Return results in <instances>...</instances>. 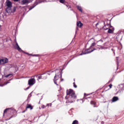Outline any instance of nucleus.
<instances>
[{"mask_svg": "<svg viewBox=\"0 0 124 124\" xmlns=\"http://www.w3.org/2000/svg\"><path fill=\"white\" fill-rule=\"evenodd\" d=\"M60 75L61 78H62V72H60L59 73H58V74H56L55 77H54V83L57 85V86H59V84H58V80H59V79H60Z\"/></svg>", "mask_w": 124, "mask_h": 124, "instance_id": "3", "label": "nucleus"}, {"mask_svg": "<svg viewBox=\"0 0 124 124\" xmlns=\"http://www.w3.org/2000/svg\"><path fill=\"white\" fill-rule=\"evenodd\" d=\"M34 77H35V76L32 77L31 78L28 80V85L32 86L35 84V78H34Z\"/></svg>", "mask_w": 124, "mask_h": 124, "instance_id": "4", "label": "nucleus"}, {"mask_svg": "<svg viewBox=\"0 0 124 124\" xmlns=\"http://www.w3.org/2000/svg\"><path fill=\"white\" fill-rule=\"evenodd\" d=\"M117 38H118V36H117Z\"/></svg>", "mask_w": 124, "mask_h": 124, "instance_id": "39", "label": "nucleus"}, {"mask_svg": "<svg viewBox=\"0 0 124 124\" xmlns=\"http://www.w3.org/2000/svg\"><path fill=\"white\" fill-rule=\"evenodd\" d=\"M27 109H30V110H32L33 109V107L31 104H28L26 106V110Z\"/></svg>", "mask_w": 124, "mask_h": 124, "instance_id": "12", "label": "nucleus"}, {"mask_svg": "<svg viewBox=\"0 0 124 124\" xmlns=\"http://www.w3.org/2000/svg\"><path fill=\"white\" fill-rule=\"evenodd\" d=\"M66 6H67V7H68V9H69V8H71V7H70V6L68 5H66Z\"/></svg>", "mask_w": 124, "mask_h": 124, "instance_id": "28", "label": "nucleus"}, {"mask_svg": "<svg viewBox=\"0 0 124 124\" xmlns=\"http://www.w3.org/2000/svg\"><path fill=\"white\" fill-rule=\"evenodd\" d=\"M6 4L7 7H12V2L8 0L6 1Z\"/></svg>", "mask_w": 124, "mask_h": 124, "instance_id": "8", "label": "nucleus"}, {"mask_svg": "<svg viewBox=\"0 0 124 124\" xmlns=\"http://www.w3.org/2000/svg\"><path fill=\"white\" fill-rule=\"evenodd\" d=\"M111 29H108V33H114V31H115V29L113 27H112V26H111Z\"/></svg>", "mask_w": 124, "mask_h": 124, "instance_id": "11", "label": "nucleus"}, {"mask_svg": "<svg viewBox=\"0 0 124 124\" xmlns=\"http://www.w3.org/2000/svg\"><path fill=\"white\" fill-rule=\"evenodd\" d=\"M77 27H78V28H82L83 24H82V22H81V21H79L77 22Z\"/></svg>", "mask_w": 124, "mask_h": 124, "instance_id": "14", "label": "nucleus"}, {"mask_svg": "<svg viewBox=\"0 0 124 124\" xmlns=\"http://www.w3.org/2000/svg\"><path fill=\"white\" fill-rule=\"evenodd\" d=\"M94 46H95V43H92L90 48L87 49H83L82 52L79 53L80 56H82V55H86V54H90V53L93 52V50H95V49H92V47H94Z\"/></svg>", "mask_w": 124, "mask_h": 124, "instance_id": "1", "label": "nucleus"}, {"mask_svg": "<svg viewBox=\"0 0 124 124\" xmlns=\"http://www.w3.org/2000/svg\"><path fill=\"white\" fill-rule=\"evenodd\" d=\"M98 25H99V23L98 22V23L96 24V26H98Z\"/></svg>", "mask_w": 124, "mask_h": 124, "instance_id": "31", "label": "nucleus"}, {"mask_svg": "<svg viewBox=\"0 0 124 124\" xmlns=\"http://www.w3.org/2000/svg\"><path fill=\"white\" fill-rule=\"evenodd\" d=\"M89 43H90V41L88 42L87 44H89Z\"/></svg>", "mask_w": 124, "mask_h": 124, "instance_id": "35", "label": "nucleus"}, {"mask_svg": "<svg viewBox=\"0 0 124 124\" xmlns=\"http://www.w3.org/2000/svg\"><path fill=\"white\" fill-rule=\"evenodd\" d=\"M63 79H61V81H62Z\"/></svg>", "mask_w": 124, "mask_h": 124, "instance_id": "37", "label": "nucleus"}, {"mask_svg": "<svg viewBox=\"0 0 124 124\" xmlns=\"http://www.w3.org/2000/svg\"><path fill=\"white\" fill-rule=\"evenodd\" d=\"M73 85L75 88H77V85H76V84H75V82L73 83Z\"/></svg>", "mask_w": 124, "mask_h": 124, "instance_id": "25", "label": "nucleus"}, {"mask_svg": "<svg viewBox=\"0 0 124 124\" xmlns=\"http://www.w3.org/2000/svg\"><path fill=\"white\" fill-rule=\"evenodd\" d=\"M33 7H31L29 8V10H31V9H32V8H33Z\"/></svg>", "mask_w": 124, "mask_h": 124, "instance_id": "30", "label": "nucleus"}, {"mask_svg": "<svg viewBox=\"0 0 124 124\" xmlns=\"http://www.w3.org/2000/svg\"><path fill=\"white\" fill-rule=\"evenodd\" d=\"M101 124H104V122H101Z\"/></svg>", "mask_w": 124, "mask_h": 124, "instance_id": "33", "label": "nucleus"}, {"mask_svg": "<svg viewBox=\"0 0 124 124\" xmlns=\"http://www.w3.org/2000/svg\"><path fill=\"white\" fill-rule=\"evenodd\" d=\"M10 75H11V74H9V75H7V76H5V78H8V77H9V76H10Z\"/></svg>", "mask_w": 124, "mask_h": 124, "instance_id": "27", "label": "nucleus"}, {"mask_svg": "<svg viewBox=\"0 0 124 124\" xmlns=\"http://www.w3.org/2000/svg\"><path fill=\"white\" fill-rule=\"evenodd\" d=\"M14 1H18L19 0H14Z\"/></svg>", "mask_w": 124, "mask_h": 124, "instance_id": "32", "label": "nucleus"}, {"mask_svg": "<svg viewBox=\"0 0 124 124\" xmlns=\"http://www.w3.org/2000/svg\"><path fill=\"white\" fill-rule=\"evenodd\" d=\"M25 54H26L27 55H28V56H32L33 57H36V55H32V54H29L28 52H24Z\"/></svg>", "mask_w": 124, "mask_h": 124, "instance_id": "22", "label": "nucleus"}, {"mask_svg": "<svg viewBox=\"0 0 124 124\" xmlns=\"http://www.w3.org/2000/svg\"><path fill=\"white\" fill-rule=\"evenodd\" d=\"M118 100H119V97H118L117 96H114L112 98L111 101L112 102H116V101H118Z\"/></svg>", "mask_w": 124, "mask_h": 124, "instance_id": "13", "label": "nucleus"}, {"mask_svg": "<svg viewBox=\"0 0 124 124\" xmlns=\"http://www.w3.org/2000/svg\"><path fill=\"white\" fill-rule=\"evenodd\" d=\"M11 8H12V7H7L6 8V12L7 13H9L10 14H11L12 13V10Z\"/></svg>", "mask_w": 124, "mask_h": 124, "instance_id": "10", "label": "nucleus"}, {"mask_svg": "<svg viewBox=\"0 0 124 124\" xmlns=\"http://www.w3.org/2000/svg\"><path fill=\"white\" fill-rule=\"evenodd\" d=\"M98 46H101V45H98Z\"/></svg>", "mask_w": 124, "mask_h": 124, "instance_id": "36", "label": "nucleus"}, {"mask_svg": "<svg viewBox=\"0 0 124 124\" xmlns=\"http://www.w3.org/2000/svg\"><path fill=\"white\" fill-rule=\"evenodd\" d=\"M36 77H37L38 79H46L47 78V76L43 74L42 75H39V76H35Z\"/></svg>", "mask_w": 124, "mask_h": 124, "instance_id": "7", "label": "nucleus"}, {"mask_svg": "<svg viewBox=\"0 0 124 124\" xmlns=\"http://www.w3.org/2000/svg\"><path fill=\"white\" fill-rule=\"evenodd\" d=\"M16 12V7H13V9L12 10V13H14Z\"/></svg>", "mask_w": 124, "mask_h": 124, "instance_id": "19", "label": "nucleus"}, {"mask_svg": "<svg viewBox=\"0 0 124 124\" xmlns=\"http://www.w3.org/2000/svg\"><path fill=\"white\" fill-rule=\"evenodd\" d=\"M112 84H109L108 85V87H109V89H111L112 88Z\"/></svg>", "mask_w": 124, "mask_h": 124, "instance_id": "26", "label": "nucleus"}, {"mask_svg": "<svg viewBox=\"0 0 124 124\" xmlns=\"http://www.w3.org/2000/svg\"><path fill=\"white\" fill-rule=\"evenodd\" d=\"M65 98H67V99L66 103H72V102H74V101L76 100L77 96L76 95V94H75L74 95H70L68 98L66 96Z\"/></svg>", "mask_w": 124, "mask_h": 124, "instance_id": "2", "label": "nucleus"}, {"mask_svg": "<svg viewBox=\"0 0 124 124\" xmlns=\"http://www.w3.org/2000/svg\"><path fill=\"white\" fill-rule=\"evenodd\" d=\"M23 113H25V111L23 112Z\"/></svg>", "mask_w": 124, "mask_h": 124, "instance_id": "38", "label": "nucleus"}, {"mask_svg": "<svg viewBox=\"0 0 124 124\" xmlns=\"http://www.w3.org/2000/svg\"><path fill=\"white\" fill-rule=\"evenodd\" d=\"M16 48L19 51V52H21L22 51V49L20 48V46H19V45H18V43H16Z\"/></svg>", "mask_w": 124, "mask_h": 124, "instance_id": "16", "label": "nucleus"}, {"mask_svg": "<svg viewBox=\"0 0 124 124\" xmlns=\"http://www.w3.org/2000/svg\"><path fill=\"white\" fill-rule=\"evenodd\" d=\"M97 43H102V40L99 41Z\"/></svg>", "mask_w": 124, "mask_h": 124, "instance_id": "29", "label": "nucleus"}, {"mask_svg": "<svg viewBox=\"0 0 124 124\" xmlns=\"http://www.w3.org/2000/svg\"><path fill=\"white\" fill-rule=\"evenodd\" d=\"M95 104H96V102L94 100H92L91 101V105H93V107H96V106H95Z\"/></svg>", "mask_w": 124, "mask_h": 124, "instance_id": "17", "label": "nucleus"}, {"mask_svg": "<svg viewBox=\"0 0 124 124\" xmlns=\"http://www.w3.org/2000/svg\"><path fill=\"white\" fill-rule=\"evenodd\" d=\"M30 3V0H22L21 1V4L22 5H25V4H28Z\"/></svg>", "mask_w": 124, "mask_h": 124, "instance_id": "9", "label": "nucleus"}, {"mask_svg": "<svg viewBox=\"0 0 124 124\" xmlns=\"http://www.w3.org/2000/svg\"><path fill=\"white\" fill-rule=\"evenodd\" d=\"M13 116H11L10 118H9V120H10V119H11V118H13Z\"/></svg>", "mask_w": 124, "mask_h": 124, "instance_id": "34", "label": "nucleus"}, {"mask_svg": "<svg viewBox=\"0 0 124 124\" xmlns=\"http://www.w3.org/2000/svg\"><path fill=\"white\" fill-rule=\"evenodd\" d=\"M109 28H110V25L109 24H106V25H105L103 27V29L105 31H107V30H108V29H109Z\"/></svg>", "mask_w": 124, "mask_h": 124, "instance_id": "15", "label": "nucleus"}, {"mask_svg": "<svg viewBox=\"0 0 124 124\" xmlns=\"http://www.w3.org/2000/svg\"><path fill=\"white\" fill-rule=\"evenodd\" d=\"M66 94L67 95H73L74 94H76L75 93V92H74V91L72 89H69V90H67L66 91Z\"/></svg>", "mask_w": 124, "mask_h": 124, "instance_id": "5", "label": "nucleus"}, {"mask_svg": "<svg viewBox=\"0 0 124 124\" xmlns=\"http://www.w3.org/2000/svg\"><path fill=\"white\" fill-rule=\"evenodd\" d=\"M8 62V59L7 58H3L0 59V64H4Z\"/></svg>", "mask_w": 124, "mask_h": 124, "instance_id": "6", "label": "nucleus"}, {"mask_svg": "<svg viewBox=\"0 0 124 124\" xmlns=\"http://www.w3.org/2000/svg\"><path fill=\"white\" fill-rule=\"evenodd\" d=\"M72 124H79V122L77 120H75L73 122Z\"/></svg>", "mask_w": 124, "mask_h": 124, "instance_id": "21", "label": "nucleus"}, {"mask_svg": "<svg viewBox=\"0 0 124 124\" xmlns=\"http://www.w3.org/2000/svg\"><path fill=\"white\" fill-rule=\"evenodd\" d=\"M29 87H28V88H27V89H29Z\"/></svg>", "mask_w": 124, "mask_h": 124, "instance_id": "40", "label": "nucleus"}, {"mask_svg": "<svg viewBox=\"0 0 124 124\" xmlns=\"http://www.w3.org/2000/svg\"><path fill=\"white\" fill-rule=\"evenodd\" d=\"M9 109L10 108H7L4 110L3 116H4V114H5V113H7V111L9 110Z\"/></svg>", "mask_w": 124, "mask_h": 124, "instance_id": "20", "label": "nucleus"}, {"mask_svg": "<svg viewBox=\"0 0 124 124\" xmlns=\"http://www.w3.org/2000/svg\"><path fill=\"white\" fill-rule=\"evenodd\" d=\"M77 8L80 11V12H83V11L82 10V7L80 6H77Z\"/></svg>", "mask_w": 124, "mask_h": 124, "instance_id": "18", "label": "nucleus"}, {"mask_svg": "<svg viewBox=\"0 0 124 124\" xmlns=\"http://www.w3.org/2000/svg\"><path fill=\"white\" fill-rule=\"evenodd\" d=\"M65 2V0H60V2H61V3H63Z\"/></svg>", "mask_w": 124, "mask_h": 124, "instance_id": "24", "label": "nucleus"}, {"mask_svg": "<svg viewBox=\"0 0 124 124\" xmlns=\"http://www.w3.org/2000/svg\"><path fill=\"white\" fill-rule=\"evenodd\" d=\"M47 106H48V104H47L46 106H45V105H43L42 106V108H43V109H44V108H46V107H47Z\"/></svg>", "mask_w": 124, "mask_h": 124, "instance_id": "23", "label": "nucleus"}]
</instances>
